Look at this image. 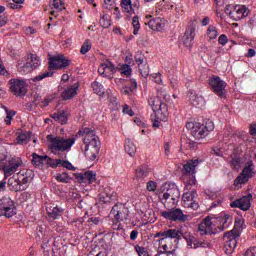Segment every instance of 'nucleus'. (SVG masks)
<instances>
[{
  "instance_id": "nucleus-1",
  "label": "nucleus",
  "mask_w": 256,
  "mask_h": 256,
  "mask_svg": "<svg viewBox=\"0 0 256 256\" xmlns=\"http://www.w3.org/2000/svg\"><path fill=\"white\" fill-rule=\"evenodd\" d=\"M76 137H83L85 156L90 161H95L99 151H101V141L95 130L89 127L82 128L78 131Z\"/></svg>"
},
{
  "instance_id": "nucleus-2",
  "label": "nucleus",
  "mask_w": 256,
  "mask_h": 256,
  "mask_svg": "<svg viewBox=\"0 0 256 256\" xmlns=\"http://www.w3.org/2000/svg\"><path fill=\"white\" fill-rule=\"evenodd\" d=\"M47 139L50 143L49 149L51 150V153L53 155H61V153H67L71 151V148L73 145H75V137L72 138H64L61 136H53V135H48Z\"/></svg>"
},
{
  "instance_id": "nucleus-3",
  "label": "nucleus",
  "mask_w": 256,
  "mask_h": 256,
  "mask_svg": "<svg viewBox=\"0 0 256 256\" xmlns=\"http://www.w3.org/2000/svg\"><path fill=\"white\" fill-rule=\"evenodd\" d=\"M71 65V60L67 59L64 55L59 54L57 56L50 57V61L48 63V72H44L33 78V81H43V79H47V77H53V71L57 69H66Z\"/></svg>"
},
{
  "instance_id": "nucleus-4",
  "label": "nucleus",
  "mask_w": 256,
  "mask_h": 256,
  "mask_svg": "<svg viewBox=\"0 0 256 256\" xmlns=\"http://www.w3.org/2000/svg\"><path fill=\"white\" fill-rule=\"evenodd\" d=\"M229 214H225L224 218H222L220 226H215L213 221H211V217L207 216L199 225L198 231L200 235H217V233H221V231H225V223L229 221Z\"/></svg>"
},
{
  "instance_id": "nucleus-5",
  "label": "nucleus",
  "mask_w": 256,
  "mask_h": 256,
  "mask_svg": "<svg viewBox=\"0 0 256 256\" xmlns=\"http://www.w3.org/2000/svg\"><path fill=\"white\" fill-rule=\"evenodd\" d=\"M201 163V160H189L186 164H184V170L182 171L183 177L185 180V189L187 191H191V187L193 185H197V179L195 178V173H197V165Z\"/></svg>"
},
{
  "instance_id": "nucleus-6",
  "label": "nucleus",
  "mask_w": 256,
  "mask_h": 256,
  "mask_svg": "<svg viewBox=\"0 0 256 256\" xmlns=\"http://www.w3.org/2000/svg\"><path fill=\"white\" fill-rule=\"evenodd\" d=\"M181 197V192L177 185L168 184L166 186V192L160 197V201H162L164 207H175L179 203V199Z\"/></svg>"
},
{
  "instance_id": "nucleus-7",
  "label": "nucleus",
  "mask_w": 256,
  "mask_h": 256,
  "mask_svg": "<svg viewBox=\"0 0 256 256\" xmlns=\"http://www.w3.org/2000/svg\"><path fill=\"white\" fill-rule=\"evenodd\" d=\"M31 175H33L31 170L20 171L18 173V179L8 180V185L11 187L10 189L15 191V193L19 191H25V189H27V183H29V179H33Z\"/></svg>"
},
{
  "instance_id": "nucleus-8",
  "label": "nucleus",
  "mask_w": 256,
  "mask_h": 256,
  "mask_svg": "<svg viewBox=\"0 0 256 256\" xmlns=\"http://www.w3.org/2000/svg\"><path fill=\"white\" fill-rule=\"evenodd\" d=\"M224 12L226 15H228L230 19H233V21H241V19H245V17H248L250 13L249 8H247V6H235L233 4L226 5Z\"/></svg>"
},
{
  "instance_id": "nucleus-9",
  "label": "nucleus",
  "mask_w": 256,
  "mask_h": 256,
  "mask_svg": "<svg viewBox=\"0 0 256 256\" xmlns=\"http://www.w3.org/2000/svg\"><path fill=\"white\" fill-rule=\"evenodd\" d=\"M15 215H17V206H15V201L10 197H2L0 199V217L13 219Z\"/></svg>"
},
{
  "instance_id": "nucleus-10",
  "label": "nucleus",
  "mask_w": 256,
  "mask_h": 256,
  "mask_svg": "<svg viewBox=\"0 0 256 256\" xmlns=\"http://www.w3.org/2000/svg\"><path fill=\"white\" fill-rule=\"evenodd\" d=\"M239 237L240 233L236 230H231L224 233V249L227 255H231V253L235 251V248L237 247V239H239Z\"/></svg>"
},
{
  "instance_id": "nucleus-11",
  "label": "nucleus",
  "mask_w": 256,
  "mask_h": 256,
  "mask_svg": "<svg viewBox=\"0 0 256 256\" xmlns=\"http://www.w3.org/2000/svg\"><path fill=\"white\" fill-rule=\"evenodd\" d=\"M160 215L167 221H179L180 223H185L189 219V216L185 215L181 208H171L160 212Z\"/></svg>"
},
{
  "instance_id": "nucleus-12",
  "label": "nucleus",
  "mask_w": 256,
  "mask_h": 256,
  "mask_svg": "<svg viewBox=\"0 0 256 256\" xmlns=\"http://www.w3.org/2000/svg\"><path fill=\"white\" fill-rule=\"evenodd\" d=\"M209 85L211 89L220 97L221 99H225V95H227V82L221 80V77L219 76H213L209 79Z\"/></svg>"
},
{
  "instance_id": "nucleus-13",
  "label": "nucleus",
  "mask_w": 256,
  "mask_h": 256,
  "mask_svg": "<svg viewBox=\"0 0 256 256\" xmlns=\"http://www.w3.org/2000/svg\"><path fill=\"white\" fill-rule=\"evenodd\" d=\"M110 214L114 216L117 223H121L129 218V208L122 203H117L112 207Z\"/></svg>"
},
{
  "instance_id": "nucleus-14",
  "label": "nucleus",
  "mask_w": 256,
  "mask_h": 256,
  "mask_svg": "<svg viewBox=\"0 0 256 256\" xmlns=\"http://www.w3.org/2000/svg\"><path fill=\"white\" fill-rule=\"evenodd\" d=\"M10 91L15 97H25L27 95V83L24 80L11 79Z\"/></svg>"
},
{
  "instance_id": "nucleus-15",
  "label": "nucleus",
  "mask_w": 256,
  "mask_h": 256,
  "mask_svg": "<svg viewBox=\"0 0 256 256\" xmlns=\"http://www.w3.org/2000/svg\"><path fill=\"white\" fill-rule=\"evenodd\" d=\"M197 197V191L195 190L185 192L182 195L183 207H185L186 209H193V211H197V209H199V203L195 201Z\"/></svg>"
},
{
  "instance_id": "nucleus-16",
  "label": "nucleus",
  "mask_w": 256,
  "mask_h": 256,
  "mask_svg": "<svg viewBox=\"0 0 256 256\" xmlns=\"http://www.w3.org/2000/svg\"><path fill=\"white\" fill-rule=\"evenodd\" d=\"M21 165H23V161L21 160V158L9 159L7 164L2 167L5 177H11L13 173H17V169H19Z\"/></svg>"
},
{
  "instance_id": "nucleus-17",
  "label": "nucleus",
  "mask_w": 256,
  "mask_h": 256,
  "mask_svg": "<svg viewBox=\"0 0 256 256\" xmlns=\"http://www.w3.org/2000/svg\"><path fill=\"white\" fill-rule=\"evenodd\" d=\"M165 239H176L177 243H179L181 239H185L187 243H189L192 241L193 237L191 235H188L187 233L183 234L180 229L171 228L165 230Z\"/></svg>"
},
{
  "instance_id": "nucleus-18",
  "label": "nucleus",
  "mask_w": 256,
  "mask_h": 256,
  "mask_svg": "<svg viewBox=\"0 0 256 256\" xmlns=\"http://www.w3.org/2000/svg\"><path fill=\"white\" fill-rule=\"evenodd\" d=\"M252 195L248 194L247 196H244L238 200H235L230 203V207L232 208H238L241 209V211H249L251 209V199Z\"/></svg>"
},
{
  "instance_id": "nucleus-19",
  "label": "nucleus",
  "mask_w": 256,
  "mask_h": 256,
  "mask_svg": "<svg viewBox=\"0 0 256 256\" xmlns=\"http://www.w3.org/2000/svg\"><path fill=\"white\" fill-rule=\"evenodd\" d=\"M135 62L138 65L139 73L142 77H149V64H147V58L141 54L135 56Z\"/></svg>"
},
{
  "instance_id": "nucleus-20",
  "label": "nucleus",
  "mask_w": 256,
  "mask_h": 256,
  "mask_svg": "<svg viewBox=\"0 0 256 256\" xmlns=\"http://www.w3.org/2000/svg\"><path fill=\"white\" fill-rule=\"evenodd\" d=\"M215 129V124L212 120L208 119L204 124H200L198 133L195 134V139H205L207 137L209 131H213Z\"/></svg>"
},
{
  "instance_id": "nucleus-21",
  "label": "nucleus",
  "mask_w": 256,
  "mask_h": 256,
  "mask_svg": "<svg viewBox=\"0 0 256 256\" xmlns=\"http://www.w3.org/2000/svg\"><path fill=\"white\" fill-rule=\"evenodd\" d=\"M251 177H253V161H248L242 170V174L237 177L236 181H238L240 185H243V183H247Z\"/></svg>"
},
{
  "instance_id": "nucleus-22",
  "label": "nucleus",
  "mask_w": 256,
  "mask_h": 256,
  "mask_svg": "<svg viewBox=\"0 0 256 256\" xmlns=\"http://www.w3.org/2000/svg\"><path fill=\"white\" fill-rule=\"evenodd\" d=\"M75 178L78 183H88L91 185V183H95V181H97V174L93 171H86L84 173L75 174Z\"/></svg>"
},
{
  "instance_id": "nucleus-23",
  "label": "nucleus",
  "mask_w": 256,
  "mask_h": 256,
  "mask_svg": "<svg viewBox=\"0 0 256 256\" xmlns=\"http://www.w3.org/2000/svg\"><path fill=\"white\" fill-rule=\"evenodd\" d=\"M188 98L193 107H196L197 109H203V107H205V98L199 94H196L195 91L190 90L188 92Z\"/></svg>"
},
{
  "instance_id": "nucleus-24",
  "label": "nucleus",
  "mask_w": 256,
  "mask_h": 256,
  "mask_svg": "<svg viewBox=\"0 0 256 256\" xmlns=\"http://www.w3.org/2000/svg\"><path fill=\"white\" fill-rule=\"evenodd\" d=\"M77 89H79V83H75L72 86L64 89L62 92L63 101H69V99H73V97L77 95Z\"/></svg>"
},
{
  "instance_id": "nucleus-25",
  "label": "nucleus",
  "mask_w": 256,
  "mask_h": 256,
  "mask_svg": "<svg viewBox=\"0 0 256 256\" xmlns=\"http://www.w3.org/2000/svg\"><path fill=\"white\" fill-rule=\"evenodd\" d=\"M182 41L185 47H193V41H195V29L188 28L186 29Z\"/></svg>"
},
{
  "instance_id": "nucleus-26",
  "label": "nucleus",
  "mask_w": 256,
  "mask_h": 256,
  "mask_svg": "<svg viewBox=\"0 0 256 256\" xmlns=\"http://www.w3.org/2000/svg\"><path fill=\"white\" fill-rule=\"evenodd\" d=\"M51 118L60 123V125H67V121H69V116L65 110L51 114Z\"/></svg>"
},
{
  "instance_id": "nucleus-27",
  "label": "nucleus",
  "mask_w": 256,
  "mask_h": 256,
  "mask_svg": "<svg viewBox=\"0 0 256 256\" xmlns=\"http://www.w3.org/2000/svg\"><path fill=\"white\" fill-rule=\"evenodd\" d=\"M149 173H151V169L149 166L143 164L135 170V177L136 179H145V177H149Z\"/></svg>"
},
{
  "instance_id": "nucleus-28",
  "label": "nucleus",
  "mask_w": 256,
  "mask_h": 256,
  "mask_svg": "<svg viewBox=\"0 0 256 256\" xmlns=\"http://www.w3.org/2000/svg\"><path fill=\"white\" fill-rule=\"evenodd\" d=\"M50 9H52L50 15H54V17H57L56 13H60V11H63L64 9L63 0H51Z\"/></svg>"
},
{
  "instance_id": "nucleus-29",
  "label": "nucleus",
  "mask_w": 256,
  "mask_h": 256,
  "mask_svg": "<svg viewBox=\"0 0 256 256\" xmlns=\"http://www.w3.org/2000/svg\"><path fill=\"white\" fill-rule=\"evenodd\" d=\"M148 26L152 31H163L165 24L161 18H154L148 21Z\"/></svg>"
},
{
  "instance_id": "nucleus-30",
  "label": "nucleus",
  "mask_w": 256,
  "mask_h": 256,
  "mask_svg": "<svg viewBox=\"0 0 256 256\" xmlns=\"http://www.w3.org/2000/svg\"><path fill=\"white\" fill-rule=\"evenodd\" d=\"M48 211V217L50 219H59V217H61V215H63L65 209H63L60 206H54V207H50Z\"/></svg>"
},
{
  "instance_id": "nucleus-31",
  "label": "nucleus",
  "mask_w": 256,
  "mask_h": 256,
  "mask_svg": "<svg viewBox=\"0 0 256 256\" xmlns=\"http://www.w3.org/2000/svg\"><path fill=\"white\" fill-rule=\"evenodd\" d=\"M111 189L109 187L107 188H100V194H99V201L100 203H110L111 202Z\"/></svg>"
},
{
  "instance_id": "nucleus-32",
  "label": "nucleus",
  "mask_w": 256,
  "mask_h": 256,
  "mask_svg": "<svg viewBox=\"0 0 256 256\" xmlns=\"http://www.w3.org/2000/svg\"><path fill=\"white\" fill-rule=\"evenodd\" d=\"M31 135H32L31 131L19 134L16 137V143L18 145H27L29 141H31Z\"/></svg>"
},
{
  "instance_id": "nucleus-33",
  "label": "nucleus",
  "mask_w": 256,
  "mask_h": 256,
  "mask_svg": "<svg viewBox=\"0 0 256 256\" xmlns=\"http://www.w3.org/2000/svg\"><path fill=\"white\" fill-rule=\"evenodd\" d=\"M124 149L126 153L130 155V157H134L135 153H137V147L133 141H131V139L126 140Z\"/></svg>"
},
{
  "instance_id": "nucleus-34",
  "label": "nucleus",
  "mask_w": 256,
  "mask_h": 256,
  "mask_svg": "<svg viewBox=\"0 0 256 256\" xmlns=\"http://www.w3.org/2000/svg\"><path fill=\"white\" fill-rule=\"evenodd\" d=\"M148 103L150 107H152V110L154 113H157V110L159 109V105H161V93H158L157 97H152L148 100Z\"/></svg>"
},
{
  "instance_id": "nucleus-35",
  "label": "nucleus",
  "mask_w": 256,
  "mask_h": 256,
  "mask_svg": "<svg viewBox=\"0 0 256 256\" xmlns=\"http://www.w3.org/2000/svg\"><path fill=\"white\" fill-rule=\"evenodd\" d=\"M91 87L94 93L99 95V97H103V95H105V87H103V84L98 81L92 82Z\"/></svg>"
},
{
  "instance_id": "nucleus-36",
  "label": "nucleus",
  "mask_w": 256,
  "mask_h": 256,
  "mask_svg": "<svg viewBox=\"0 0 256 256\" xmlns=\"http://www.w3.org/2000/svg\"><path fill=\"white\" fill-rule=\"evenodd\" d=\"M121 7L125 13H129L130 15H133L135 13V8H133V3L131 0H122L121 1Z\"/></svg>"
},
{
  "instance_id": "nucleus-37",
  "label": "nucleus",
  "mask_w": 256,
  "mask_h": 256,
  "mask_svg": "<svg viewBox=\"0 0 256 256\" xmlns=\"http://www.w3.org/2000/svg\"><path fill=\"white\" fill-rule=\"evenodd\" d=\"M227 161L232 169H239L241 167V158L238 156H230Z\"/></svg>"
},
{
  "instance_id": "nucleus-38",
  "label": "nucleus",
  "mask_w": 256,
  "mask_h": 256,
  "mask_svg": "<svg viewBox=\"0 0 256 256\" xmlns=\"http://www.w3.org/2000/svg\"><path fill=\"white\" fill-rule=\"evenodd\" d=\"M118 69L121 75H125L126 77H131V73H133L131 62H129V64H122Z\"/></svg>"
},
{
  "instance_id": "nucleus-39",
  "label": "nucleus",
  "mask_w": 256,
  "mask_h": 256,
  "mask_svg": "<svg viewBox=\"0 0 256 256\" xmlns=\"http://www.w3.org/2000/svg\"><path fill=\"white\" fill-rule=\"evenodd\" d=\"M199 127H200L199 123H194V122L186 123V129H188V131H191V134L193 135L194 138L196 133H199Z\"/></svg>"
},
{
  "instance_id": "nucleus-40",
  "label": "nucleus",
  "mask_w": 256,
  "mask_h": 256,
  "mask_svg": "<svg viewBox=\"0 0 256 256\" xmlns=\"http://www.w3.org/2000/svg\"><path fill=\"white\" fill-rule=\"evenodd\" d=\"M100 25L103 27V29H108V27H111V19H109V15L100 14Z\"/></svg>"
},
{
  "instance_id": "nucleus-41",
  "label": "nucleus",
  "mask_w": 256,
  "mask_h": 256,
  "mask_svg": "<svg viewBox=\"0 0 256 256\" xmlns=\"http://www.w3.org/2000/svg\"><path fill=\"white\" fill-rule=\"evenodd\" d=\"M43 161H47V156H41L37 153L32 154V163H34L36 167H39V165L43 164Z\"/></svg>"
},
{
  "instance_id": "nucleus-42",
  "label": "nucleus",
  "mask_w": 256,
  "mask_h": 256,
  "mask_svg": "<svg viewBox=\"0 0 256 256\" xmlns=\"http://www.w3.org/2000/svg\"><path fill=\"white\" fill-rule=\"evenodd\" d=\"M207 37L209 39H217L219 37V32H217V28L213 25H210L207 29Z\"/></svg>"
},
{
  "instance_id": "nucleus-43",
  "label": "nucleus",
  "mask_w": 256,
  "mask_h": 256,
  "mask_svg": "<svg viewBox=\"0 0 256 256\" xmlns=\"http://www.w3.org/2000/svg\"><path fill=\"white\" fill-rule=\"evenodd\" d=\"M33 69H35L33 67V65L31 64L30 61L26 62L23 66H21L20 68H18V71L20 73H24V74H27V73H31V71H33Z\"/></svg>"
},
{
  "instance_id": "nucleus-44",
  "label": "nucleus",
  "mask_w": 256,
  "mask_h": 256,
  "mask_svg": "<svg viewBox=\"0 0 256 256\" xmlns=\"http://www.w3.org/2000/svg\"><path fill=\"white\" fill-rule=\"evenodd\" d=\"M132 25H133V35L139 34V29H141V24L139 23V16H134L132 19Z\"/></svg>"
},
{
  "instance_id": "nucleus-45",
  "label": "nucleus",
  "mask_w": 256,
  "mask_h": 256,
  "mask_svg": "<svg viewBox=\"0 0 256 256\" xmlns=\"http://www.w3.org/2000/svg\"><path fill=\"white\" fill-rule=\"evenodd\" d=\"M91 51V41L90 40H85L83 45L81 46L80 53L81 55H87Z\"/></svg>"
},
{
  "instance_id": "nucleus-46",
  "label": "nucleus",
  "mask_w": 256,
  "mask_h": 256,
  "mask_svg": "<svg viewBox=\"0 0 256 256\" xmlns=\"http://www.w3.org/2000/svg\"><path fill=\"white\" fill-rule=\"evenodd\" d=\"M46 163L50 167H53V168L61 167V159H53V158H49V156H47Z\"/></svg>"
},
{
  "instance_id": "nucleus-47",
  "label": "nucleus",
  "mask_w": 256,
  "mask_h": 256,
  "mask_svg": "<svg viewBox=\"0 0 256 256\" xmlns=\"http://www.w3.org/2000/svg\"><path fill=\"white\" fill-rule=\"evenodd\" d=\"M167 111V104L160 100V104H158V109L156 110V115H165Z\"/></svg>"
},
{
  "instance_id": "nucleus-48",
  "label": "nucleus",
  "mask_w": 256,
  "mask_h": 256,
  "mask_svg": "<svg viewBox=\"0 0 256 256\" xmlns=\"http://www.w3.org/2000/svg\"><path fill=\"white\" fill-rule=\"evenodd\" d=\"M150 119L152 121V127H161V121H159V114H157V112H154V114L150 116Z\"/></svg>"
},
{
  "instance_id": "nucleus-49",
  "label": "nucleus",
  "mask_w": 256,
  "mask_h": 256,
  "mask_svg": "<svg viewBox=\"0 0 256 256\" xmlns=\"http://www.w3.org/2000/svg\"><path fill=\"white\" fill-rule=\"evenodd\" d=\"M105 73L109 77L110 73H115V65L112 62L104 63Z\"/></svg>"
},
{
  "instance_id": "nucleus-50",
  "label": "nucleus",
  "mask_w": 256,
  "mask_h": 256,
  "mask_svg": "<svg viewBox=\"0 0 256 256\" xmlns=\"http://www.w3.org/2000/svg\"><path fill=\"white\" fill-rule=\"evenodd\" d=\"M60 167H64L65 169H68L69 171H75V166L71 164V162L67 160H60Z\"/></svg>"
},
{
  "instance_id": "nucleus-51",
  "label": "nucleus",
  "mask_w": 256,
  "mask_h": 256,
  "mask_svg": "<svg viewBox=\"0 0 256 256\" xmlns=\"http://www.w3.org/2000/svg\"><path fill=\"white\" fill-rule=\"evenodd\" d=\"M56 181H59L60 183H68L69 175H67V173L57 174Z\"/></svg>"
},
{
  "instance_id": "nucleus-52",
  "label": "nucleus",
  "mask_w": 256,
  "mask_h": 256,
  "mask_svg": "<svg viewBox=\"0 0 256 256\" xmlns=\"http://www.w3.org/2000/svg\"><path fill=\"white\" fill-rule=\"evenodd\" d=\"M30 63L32 64V67H34V69H37V67L41 65V61L34 54H31L30 56Z\"/></svg>"
},
{
  "instance_id": "nucleus-53",
  "label": "nucleus",
  "mask_w": 256,
  "mask_h": 256,
  "mask_svg": "<svg viewBox=\"0 0 256 256\" xmlns=\"http://www.w3.org/2000/svg\"><path fill=\"white\" fill-rule=\"evenodd\" d=\"M135 251L138 253L139 256H146L149 255L147 251H145V247H141L139 245L135 246Z\"/></svg>"
},
{
  "instance_id": "nucleus-54",
  "label": "nucleus",
  "mask_w": 256,
  "mask_h": 256,
  "mask_svg": "<svg viewBox=\"0 0 256 256\" xmlns=\"http://www.w3.org/2000/svg\"><path fill=\"white\" fill-rule=\"evenodd\" d=\"M229 42V38H227V35L225 34H221L218 38V43L220 45H222L223 47H225V45H227V43Z\"/></svg>"
},
{
  "instance_id": "nucleus-55",
  "label": "nucleus",
  "mask_w": 256,
  "mask_h": 256,
  "mask_svg": "<svg viewBox=\"0 0 256 256\" xmlns=\"http://www.w3.org/2000/svg\"><path fill=\"white\" fill-rule=\"evenodd\" d=\"M122 113H124V115H129L130 117H133L135 115V112H133V110L129 108V105L127 104L123 106Z\"/></svg>"
},
{
  "instance_id": "nucleus-56",
  "label": "nucleus",
  "mask_w": 256,
  "mask_h": 256,
  "mask_svg": "<svg viewBox=\"0 0 256 256\" xmlns=\"http://www.w3.org/2000/svg\"><path fill=\"white\" fill-rule=\"evenodd\" d=\"M245 222H243V220L241 219H237L235 220V224H234V229L232 231H237L243 229V225Z\"/></svg>"
},
{
  "instance_id": "nucleus-57",
  "label": "nucleus",
  "mask_w": 256,
  "mask_h": 256,
  "mask_svg": "<svg viewBox=\"0 0 256 256\" xmlns=\"http://www.w3.org/2000/svg\"><path fill=\"white\" fill-rule=\"evenodd\" d=\"M147 191H155L157 189V183L155 181H149L146 184Z\"/></svg>"
},
{
  "instance_id": "nucleus-58",
  "label": "nucleus",
  "mask_w": 256,
  "mask_h": 256,
  "mask_svg": "<svg viewBox=\"0 0 256 256\" xmlns=\"http://www.w3.org/2000/svg\"><path fill=\"white\" fill-rule=\"evenodd\" d=\"M122 95H133V92L131 91L130 87L128 85L121 88Z\"/></svg>"
},
{
  "instance_id": "nucleus-59",
  "label": "nucleus",
  "mask_w": 256,
  "mask_h": 256,
  "mask_svg": "<svg viewBox=\"0 0 256 256\" xmlns=\"http://www.w3.org/2000/svg\"><path fill=\"white\" fill-rule=\"evenodd\" d=\"M8 9H23V6L21 4H17L15 2H9L7 4Z\"/></svg>"
},
{
  "instance_id": "nucleus-60",
  "label": "nucleus",
  "mask_w": 256,
  "mask_h": 256,
  "mask_svg": "<svg viewBox=\"0 0 256 256\" xmlns=\"http://www.w3.org/2000/svg\"><path fill=\"white\" fill-rule=\"evenodd\" d=\"M88 223H91V225H99V223H101V218H99V217H90L88 219Z\"/></svg>"
},
{
  "instance_id": "nucleus-61",
  "label": "nucleus",
  "mask_w": 256,
  "mask_h": 256,
  "mask_svg": "<svg viewBox=\"0 0 256 256\" xmlns=\"http://www.w3.org/2000/svg\"><path fill=\"white\" fill-rule=\"evenodd\" d=\"M98 73L102 77H107V73L105 72V63H102L101 66L98 68Z\"/></svg>"
},
{
  "instance_id": "nucleus-62",
  "label": "nucleus",
  "mask_w": 256,
  "mask_h": 256,
  "mask_svg": "<svg viewBox=\"0 0 256 256\" xmlns=\"http://www.w3.org/2000/svg\"><path fill=\"white\" fill-rule=\"evenodd\" d=\"M128 87L131 89V92L135 91L137 89V80L135 79H130V85Z\"/></svg>"
},
{
  "instance_id": "nucleus-63",
  "label": "nucleus",
  "mask_w": 256,
  "mask_h": 256,
  "mask_svg": "<svg viewBox=\"0 0 256 256\" xmlns=\"http://www.w3.org/2000/svg\"><path fill=\"white\" fill-rule=\"evenodd\" d=\"M155 256H176V255L173 251L172 252L159 251Z\"/></svg>"
},
{
  "instance_id": "nucleus-64",
  "label": "nucleus",
  "mask_w": 256,
  "mask_h": 256,
  "mask_svg": "<svg viewBox=\"0 0 256 256\" xmlns=\"http://www.w3.org/2000/svg\"><path fill=\"white\" fill-rule=\"evenodd\" d=\"M246 256H255L256 255V247H252L248 249L245 253Z\"/></svg>"
}]
</instances>
